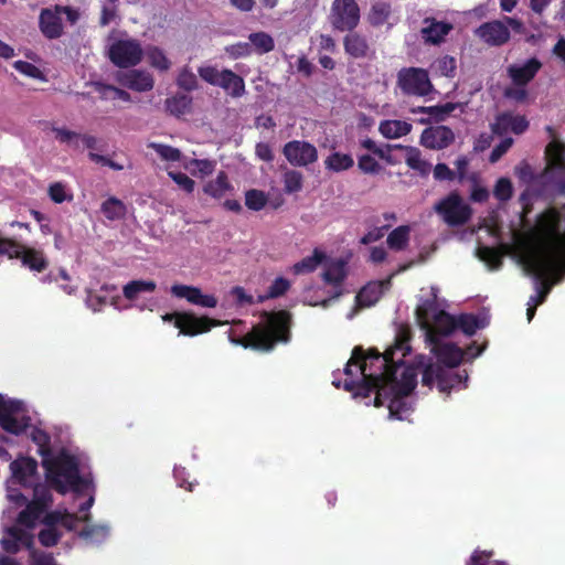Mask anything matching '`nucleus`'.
Listing matches in <instances>:
<instances>
[{
    "label": "nucleus",
    "instance_id": "obj_59",
    "mask_svg": "<svg viewBox=\"0 0 565 565\" xmlns=\"http://www.w3.org/2000/svg\"><path fill=\"white\" fill-rule=\"evenodd\" d=\"M490 553L476 551L467 565H504L502 562H490Z\"/></svg>",
    "mask_w": 565,
    "mask_h": 565
},
{
    "label": "nucleus",
    "instance_id": "obj_55",
    "mask_svg": "<svg viewBox=\"0 0 565 565\" xmlns=\"http://www.w3.org/2000/svg\"><path fill=\"white\" fill-rule=\"evenodd\" d=\"M290 288V281L284 277H277L268 288L266 298H276L284 295Z\"/></svg>",
    "mask_w": 565,
    "mask_h": 565
},
{
    "label": "nucleus",
    "instance_id": "obj_53",
    "mask_svg": "<svg viewBox=\"0 0 565 565\" xmlns=\"http://www.w3.org/2000/svg\"><path fill=\"white\" fill-rule=\"evenodd\" d=\"M198 72L203 81L211 85L217 86L222 74V70L220 71L218 68L212 65H204L199 67Z\"/></svg>",
    "mask_w": 565,
    "mask_h": 565
},
{
    "label": "nucleus",
    "instance_id": "obj_50",
    "mask_svg": "<svg viewBox=\"0 0 565 565\" xmlns=\"http://www.w3.org/2000/svg\"><path fill=\"white\" fill-rule=\"evenodd\" d=\"M13 66L19 73L28 77L45 81V76L43 75L42 71L32 63L25 61H17L14 62Z\"/></svg>",
    "mask_w": 565,
    "mask_h": 565
},
{
    "label": "nucleus",
    "instance_id": "obj_6",
    "mask_svg": "<svg viewBox=\"0 0 565 565\" xmlns=\"http://www.w3.org/2000/svg\"><path fill=\"white\" fill-rule=\"evenodd\" d=\"M290 316L286 311L264 312L262 321L255 326L244 338L234 339L232 343L244 348L270 351L275 343L289 341Z\"/></svg>",
    "mask_w": 565,
    "mask_h": 565
},
{
    "label": "nucleus",
    "instance_id": "obj_10",
    "mask_svg": "<svg viewBox=\"0 0 565 565\" xmlns=\"http://www.w3.org/2000/svg\"><path fill=\"white\" fill-rule=\"evenodd\" d=\"M328 20L334 30L352 31L360 22V7L355 0H333Z\"/></svg>",
    "mask_w": 565,
    "mask_h": 565
},
{
    "label": "nucleus",
    "instance_id": "obj_24",
    "mask_svg": "<svg viewBox=\"0 0 565 565\" xmlns=\"http://www.w3.org/2000/svg\"><path fill=\"white\" fill-rule=\"evenodd\" d=\"M217 86L232 97H241L245 94L244 79L231 70H222Z\"/></svg>",
    "mask_w": 565,
    "mask_h": 565
},
{
    "label": "nucleus",
    "instance_id": "obj_29",
    "mask_svg": "<svg viewBox=\"0 0 565 565\" xmlns=\"http://www.w3.org/2000/svg\"><path fill=\"white\" fill-rule=\"evenodd\" d=\"M347 276V263L343 259H331L324 264L323 280L338 286Z\"/></svg>",
    "mask_w": 565,
    "mask_h": 565
},
{
    "label": "nucleus",
    "instance_id": "obj_9",
    "mask_svg": "<svg viewBox=\"0 0 565 565\" xmlns=\"http://www.w3.org/2000/svg\"><path fill=\"white\" fill-rule=\"evenodd\" d=\"M65 15L66 20L74 24L79 18V12L71 7L55 6L52 8H45L40 12L39 15V28L42 34L50 40L58 39L63 34V20Z\"/></svg>",
    "mask_w": 565,
    "mask_h": 565
},
{
    "label": "nucleus",
    "instance_id": "obj_36",
    "mask_svg": "<svg viewBox=\"0 0 565 565\" xmlns=\"http://www.w3.org/2000/svg\"><path fill=\"white\" fill-rule=\"evenodd\" d=\"M324 259V254L315 249L313 254L302 258L300 262L294 264L290 271L295 275H305L312 273Z\"/></svg>",
    "mask_w": 565,
    "mask_h": 565
},
{
    "label": "nucleus",
    "instance_id": "obj_32",
    "mask_svg": "<svg viewBox=\"0 0 565 565\" xmlns=\"http://www.w3.org/2000/svg\"><path fill=\"white\" fill-rule=\"evenodd\" d=\"M183 168L194 177L205 178L214 172L216 162L207 159H189L183 161Z\"/></svg>",
    "mask_w": 565,
    "mask_h": 565
},
{
    "label": "nucleus",
    "instance_id": "obj_54",
    "mask_svg": "<svg viewBox=\"0 0 565 565\" xmlns=\"http://www.w3.org/2000/svg\"><path fill=\"white\" fill-rule=\"evenodd\" d=\"M225 52L230 55L232 58H239L250 55L252 53V46L249 43L246 42H239L232 45H228L225 47Z\"/></svg>",
    "mask_w": 565,
    "mask_h": 565
},
{
    "label": "nucleus",
    "instance_id": "obj_43",
    "mask_svg": "<svg viewBox=\"0 0 565 565\" xmlns=\"http://www.w3.org/2000/svg\"><path fill=\"white\" fill-rule=\"evenodd\" d=\"M102 212L108 220H119L126 214V206L120 200L109 198L102 204Z\"/></svg>",
    "mask_w": 565,
    "mask_h": 565
},
{
    "label": "nucleus",
    "instance_id": "obj_13",
    "mask_svg": "<svg viewBox=\"0 0 565 565\" xmlns=\"http://www.w3.org/2000/svg\"><path fill=\"white\" fill-rule=\"evenodd\" d=\"M397 85L404 94L425 96L431 90L426 71L422 68H403L397 74Z\"/></svg>",
    "mask_w": 565,
    "mask_h": 565
},
{
    "label": "nucleus",
    "instance_id": "obj_1",
    "mask_svg": "<svg viewBox=\"0 0 565 565\" xmlns=\"http://www.w3.org/2000/svg\"><path fill=\"white\" fill-rule=\"evenodd\" d=\"M409 350L406 330L398 333L394 345L383 354L375 351L365 354L362 349H354L344 369L343 388L352 392L354 397H367L375 392V406L387 401L390 417L406 419L411 404L405 397L415 388L417 376L412 366L401 364Z\"/></svg>",
    "mask_w": 565,
    "mask_h": 565
},
{
    "label": "nucleus",
    "instance_id": "obj_21",
    "mask_svg": "<svg viewBox=\"0 0 565 565\" xmlns=\"http://www.w3.org/2000/svg\"><path fill=\"white\" fill-rule=\"evenodd\" d=\"M546 173L551 178L565 175V146L556 140L550 142L545 150Z\"/></svg>",
    "mask_w": 565,
    "mask_h": 565
},
{
    "label": "nucleus",
    "instance_id": "obj_8",
    "mask_svg": "<svg viewBox=\"0 0 565 565\" xmlns=\"http://www.w3.org/2000/svg\"><path fill=\"white\" fill-rule=\"evenodd\" d=\"M36 468L38 463L34 459L29 457H20L11 462V480L9 481L8 487V499L12 502L20 503L24 502L25 498L15 489L12 488L11 484H21L23 487H43L42 484H36Z\"/></svg>",
    "mask_w": 565,
    "mask_h": 565
},
{
    "label": "nucleus",
    "instance_id": "obj_64",
    "mask_svg": "<svg viewBox=\"0 0 565 565\" xmlns=\"http://www.w3.org/2000/svg\"><path fill=\"white\" fill-rule=\"evenodd\" d=\"M30 565H56L54 558L49 554L32 552Z\"/></svg>",
    "mask_w": 565,
    "mask_h": 565
},
{
    "label": "nucleus",
    "instance_id": "obj_20",
    "mask_svg": "<svg viewBox=\"0 0 565 565\" xmlns=\"http://www.w3.org/2000/svg\"><path fill=\"white\" fill-rule=\"evenodd\" d=\"M455 135L446 126H435L425 129L420 137V142L426 148L443 149L454 142Z\"/></svg>",
    "mask_w": 565,
    "mask_h": 565
},
{
    "label": "nucleus",
    "instance_id": "obj_17",
    "mask_svg": "<svg viewBox=\"0 0 565 565\" xmlns=\"http://www.w3.org/2000/svg\"><path fill=\"white\" fill-rule=\"evenodd\" d=\"M541 67L542 63L537 58L532 57L509 65L507 73L513 85H526L535 77Z\"/></svg>",
    "mask_w": 565,
    "mask_h": 565
},
{
    "label": "nucleus",
    "instance_id": "obj_33",
    "mask_svg": "<svg viewBox=\"0 0 565 565\" xmlns=\"http://www.w3.org/2000/svg\"><path fill=\"white\" fill-rule=\"evenodd\" d=\"M354 164L352 156L342 152H332L324 159V167L331 172H342L351 169Z\"/></svg>",
    "mask_w": 565,
    "mask_h": 565
},
{
    "label": "nucleus",
    "instance_id": "obj_44",
    "mask_svg": "<svg viewBox=\"0 0 565 565\" xmlns=\"http://www.w3.org/2000/svg\"><path fill=\"white\" fill-rule=\"evenodd\" d=\"M177 84L182 89L190 92L198 88L199 82L192 68L185 65L179 71Z\"/></svg>",
    "mask_w": 565,
    "mask_h": 565
},
{
    "label": "nucleus",
    "instance_id": "obj_27",
    "mask_svg": "<svg viewBox=\"0 0 565 565\" xmlns=\"http://www.w3.org/2000/svg\"><path fill=\"white\" fill-rule=\"evenodd\" d=\"M143 52V56L147 57L152 68L159 72H168L171 68L172 62L163 49L157 45H149Z\"/></svg>",
    "mask_w": 565,
    "mask_h": 565
},
{
    "label": "nucleus",
    "instance_id": "obj_2",
    "mask_svg": "<svg viewBox=\"0 0 565 565\" xmlns=\"http://www.w3.org/2000/svg\"><path fill=\"white\" fill-rule=\"evenodd\" d=\"M503 248L511 250L523 270L534 278L535 295L530 297L526 310L531 321L536 307L565 276V204L543 212L530 231H512V244Z\"/></svg>",
    "mask_w": 565,
    "mask_h": 565
},
{
    "label": "nucleus",
    "instance_id": "obj_39",
    "mask_svg": "<svg viewBox=\"0 0 565 565\" xmlns=\"http://www.w3.org/2000/svg\"><path fill=\"white\" fill-rule=\"evenodd\" d=\"M281 181L287 194L297 193L302 190L303 174L295 169H286L281 175Z\"/></svg>",
    "mask_w": 565,
    "mask_h": 565
},
{
    "label": "nucleus",
    "instance_id": "obj_30",
    "mask_svg": "<svg viewBox=\"0 0 565 565\" xmlns=\"http://www.w3.org/2000/svg\"><path fill=\"white\" fill-rule=\"evenodd\" d=\"M156 288L153 280H132L124 286L122 292L126 299L137 301L143 294L153 292Z\"/></svg>",
    "mask_w": 565,
    "mask_h": 565
},
{
    "label": "nucleus",
    "instance_id": "obj_26",
    "mask_svg": "<svg viewBox=\"0 0 565 565\" xmlns=\"http://www.w3.org/2000/svg\"><path fill=\"white\" fill-rule=\"evenodd\" d=\"M19 258L31 270L41 273L47 267V260L41 249L22 245Z\"/></svg>",
    "mask_w": 565,
    "mask_h": 565
},
{
    "label": "nucleus",
    "instance_id": "obj_11",
    "mask_svg": "<svg viewBox=\"0 0 565 565\" xmlns=\"http://www.w3.org/2000/svg\"><path fill=\"white\" fill-rule=\"evenodd\" d=\"M162 320L166 322L174 320V326L180 330L179 333L189 337L205 333L210 331L212 327L225 323L207 317H196L189 312L167 313L162 316Z\"/></svg>",
    "mask_w": 565,
    "mask_h": 565
},
{
    "label": "nucleus",
    "instance_id": "obj_48",
    "mask_svg": "<svg viewBox=\"0 0 565 565\" xmlns=\"http://www.w3.org/2000/svg\"><path fill=\"white\" fill-rule=\"evenodd\" d=\"M168 175L173 180V182L179 186L180 190L184 191L188 194H191L195 189V182L188 174L171 170L168 171Z\"/></svg>",
    "mask_w": 565,
    "mask_h": 565
},
{
    "label": "nucleus",
    "instance_id": "obj_22",
    "mask_svg": "<svg viewBox=\"0 0 565 565\" xmlns=\"http://www.w3.org/2000/svg\"><path fill=\"white\" fill-rule=\"evenodd\" d=\"M388 288L390 279L369 282L355 297L358 307H371L375 305Z\"/></svg>",
    "mask_w": 565,
    "mask_h": 565
},
{
    "label": "nucleus",
    "instance_id": "obj_15",
    "mask_svg": "<svg viewBox=\"0 0 565 565\" xmlns=\"http://www.w3.org/2000/svg\"><path fill=\"white\" fill-rule=\"evenodd\" d=\"M171 294L175 298L185 299L189 303L201 308H215L217 298L212 294H204L199 287L175 284L171 286Z\"/></svg>",
    "mask_w": 565,
    "mask_h": 565
},
{
    "label": "nucleus",
    "instance_id": "obj_25",
    "mask_svg": "<svg viewBox=\"0 0 565 565\" xmlns=\"http://www.w3.org/2000/svg\"><path fill=\"white\" fill-rule=\"evenodd\" d=\"M426 26L423 28V38L433 44H437L450 32L452 25L449 23L436 21L434 19L425 20Z\"/></svg>",
    "mask_w": 565,
    "mask_h": 565
},
{
    "label": "nucleus",
    "instance_id": "obj_35",
    "mask_svg": "<svg viewBox=\"0 0 565 565\" xmlns=\"http://www.w3.org/2000/svg\"><path fill=\"white\" fill-rule=\"evenodd\" d=\"M393 17L391 6L385 2H375L367 14V20L372 25L380 26L383 24H392Z\"/></svg>",
    "mask_w": 565,
    "mask_h": 565
},
{
    "label": "nucleus",
    "instance_id": "obj_7",
    "mask_svg": "<svg viewBox=\"0 0 565 565\" xmlns=\"http://www.w3.org/2000/svg\"><path fill=\"white\" fill-rule=\"evenodd\" d=\"M143 53L139 40L119 31H113L109 34L107 56L115 66L120 68L134 67L142 61Z\"/></svg>",
    "mask_w": 565,
    "mask_h": 565
},
{
    "label": "nucleus",
    "instance_id": "obj_31",
    "mask_svg": "<svg viewBox=\"0 0 565 565\" xmlns=\"http://www.w3.org/2000/svg\"><path fill=\"white\" fill-rule=\"evenodd\" d=\"M412 125L405 120H384L380 124V132L387 139H396L406 136Z\"/></svg>",
    "mask_w": 565,
    "mask_h": 565
},
{
    "label": "nucleus",
    "instance_id": "obj_16",
    "mask_svg": "<svg viewBox=\"0 0 565 565\" xmlns=\"http://www.w3.org/2000/svg\"><path fill=\"white\" fill-rule=\"evenodd\" d=\"M116 78L120 85L139 93L149 92L154 86L152 74L145 70L120 72Z\"/></svg>",
    "mask_w": 565,
    "mask_h": 565
},
{
    "label": "nucleus",
    "instance_id": "obj_37",
    "mask_svg": "<svg viewBox=\"0 0 565 565\" xmlns=\"http://www.w3.org/2000/svg\"><path fill=\"white\" fill-rule=\"evenodd\" d=\"M94 88L99 94V97L103 100H116V99H119V100L125 102V103H130L131 102L130 94L128 92L121 89V88H118V87H115V86H111V85H107V84H104V83H99V82L94 83Z\"/></svg>",
    "mask_w": 565,
    "mask_h": 565
},
{
    "label": "nucleus",
    "instance_id": "obj_62",
    "mask_svg": "<svg viewBox=\"0 0 565 565\" xmlns=\"http://www.w3.org/2000/svg\"><path fill=\"white\" fill-rule=\"evenodd\" d=\"M108 297L100 296V295H94L92 292H88L86 303L89 308H92L94 311L100 310V308L107 303Z\"/></svg>",
    "mask_w": 565,
    "mask_h": 565
},
{
    "label": "nucleus",
    "instance_id": "obj_46",
    "mask_svg": "<svg viewBox=\"0 0 565 565\" xmlns=\"http://www.w3.org/2000/svg\"><path fill=\"white\" fill-rule=\"evenodd\" d=\"M49 196L55 203L70 202L73 200L71 190L61 182L52 183L49 186Z\"/></svg>",
    "mask_w": 565,
    "mask_h": 565
},
{
    "label": "nucleus",
    "instance_id": "obj_45",
    "mask_svg": "<svg viewBox=\"0 0 565 565\" xmlns=\"http://www.w3.org/2000/svg\"><path fill=\"white\" fill-rule=\"evenodd\" d=\"M54 137L57 141L62 143H66L70 147L75 149H79V135L76 131L70 130L67 128L55 127L53 128Z\"/></svg>",
    "mask_w": 565,
    "mask_h": 565
},
{
    "label": "nucleus",
    "instance_id": "obj_51",
    "mask_svg": "<svg viewBox=\"0 0 565 565\" xmlns=\"http://www.w3.org/2000/svg\"><path fill=\"white\" fill-rule=\"evenodd\" d=\"M513 186L509 179L501 178L498 180L493 194L500 201H507L512 196Z\"/></svg>",
    "mask_w": 565,
    "mask_h": 565
},
{
    "label": "nucleus",
    "instance_id": "obj_57",
    "mask_svg": "<svg viewBox=\"0 0 565 565\" xmlns=\"http://www.w3.org/2000/svg\"><path fill=\"white\" fill-rule=\"evenodd\" d=\"M55 281L60 282V288L67 295H73L78 289V284H72L70 276L64 269H61Z\"/></svg>",
    "mask_w": 565,
    "mask_h": 565
},
{
    "label": "nucleus",
    "instance_id": "obj_49",
    "mask_svg": "<svg viewBox=\"0 0 565 565\" xmlns=\"http://www.w3.org/2000/svg\"><path fill=\"white\" fill-rule=\"evenodd\" d=\"M433 70L443 76H452L456 70V61L450 56H443L433 64Z\"/></svg>",
    "mask_w": 565,
    "mask_h": 565
},
{
    "label": "nucleus",
    "instance_id": "obj_52",
    "mask_svg": "<svg viewBox=\"0 0 565 565\" xmlns=\"http://www.w3.org/2000/svg\"><path fill=\"white\" fill-rule=\"evenodd\" d=\"M359 169L367 174H376L381 170L380 163L370 154H363L358 160Z\"/></svg>",
    "mask_w": 565,
    "mask_h": 565
},
{
    "label": "nucleus",
    "instance_id": "obj_38",
    "mask_svg": "<svg viewBox=\"0 0 565 565\" xmlns=\"http://www.w3.org/2000/svg\"><path fill=\"white\" fill-rule=\"evenodd\" d=\"M405 162L420 174H427L430 171V164L422 158V153L417 148L405 147Z\"/></svg>",
    "mask_w": 565,
    "mask_h": 565
},
{
    "label": "nucleus",
    "instance_id": "obj_40",
    "mask_svg": "<svg viewBox=\"0 0 565 565\" xmlns=\"http://www.w3.org/2000/svg\"><path fill=\"white\" fill-rule=\"evenodd\" d=\"M411 227L402 225L393 230L387 236V245L393 250H403L409 241Z\"/></svg>",
    "mask_w": 565,
    "mask_h": 565
},
{
    "label": "nucleus",
    "instance_id": "obj_14",
    "mask_svg": "<svg viewBox=\"0 0 565 565\" xmlns=\"http://www.w3.org/2000/svg\"><path fill=\"white\" fill-rule=\"evenodd\" d=\"M282 154L292 167L306 168L318 161L317 147L306 140H291L284 145Z\"/></svg>",
    "mask_w": 565,
    "mask_h": 565
},
{
    "label": "nucleus",
    "instance_id": "obj_47",
    "mask_svg": "<svg viewBox=\"0 0 565 565\" xmlns=\"http://www.w3.org/2000/svg\"><path fill=\"white\" fill-rule=\"evenodd\" d=\"M267 201V195L259 190H249L245 194V204L253 211H259L265 207Z\"/></svg>",
    "mask_w": 565,
    "mask_h": 565
},
{
    "label": "nucleus",
    "instance_id": "obj_56",
    "mask_svg": "<svg viewBox=\"0 0 565 565\" xmlns=\"http://www.w3.org/2000/svg\"><path fill=\"white\" fill-rule=\"evenodd\" d=\"M108 527L105 525H96L89 527L83 532V535L88 539L92 543H99L104 541L108 535Z\"/></svg>",
    "mask_w": 565,
    "mask_h": 565
},
{
    "label": "nucleus",
    "instance_id": "obj_18",
    "mask_svg": "<svg viewBox=\"0 0 565 565\" xmlns=\"http://www.w3.org/2000/svg\"><path fill=\"white\" fill-rule=\"evenodd\" d=\"M476 34L489 45H502L510 39L508 25L502 21L483 23L476 30Z\"/></svg>",
    "mask_w": 565,
    "mask_h": 565
},
{
    "label": "nucleus",
    "instance_id": "obj_61",
    "mask_svg": "<svg viewBox=\"0 0 565 565\" xmlns=\"http://www.w3.org/2000/svg\"><path fill=\"white\" fill-rule=\"evenodd\" d=\"M513 139L505 138L503 139L491 152L490 161L497 162L512 146Z\"/></svg>",
    "mask_w": 565,
    "mask_h": 565
},
{
    "label": "nucleus",
    "instance_id": "obj_28",
    "mask_svg": "<svg viewBox=\"0 0 565 565\" xmlns=\"http://www.w3.org/2000/svg\"><path fill=\"white\" fill-rule=\"evenodd\" d=\"M232 190L233 186L228 181L227 174L223 171H221L215 179L207 181L203 186L205 194L217 200L224 198Z\"/></svg>",
    "mask_w": 565,
    "mask_h": 565
},
{
    "label": "nucleus",
    "instance_id": "obj_5",
    "mask_svg": "<svg viewBox=\"0 0 565 565\" xmlns=\"http://www.w3.org/2000/svg\"><path fill=\"white\" fill-rule=\"evenodd\" d=\"M51 503L50 490L46 487H36L33 499L20 511L15 523L7 527L0 539V545L6 553L15 554L22 547L32 548L35 530L40 524L45 526L39 532L40 542L44 546H52L60 539L55 525L61 524L68 530H73L77 522L87 519L86 513L81 516L60 510L49 513L47 509Z\"/></svg>",
    "mask_w": 565,
    "mask_h": 565
},
{
    "label": "nucleus",
    "instance_id": "obj_3",
    "mask_svg": "<svg viewBox=\"0 0 565 565\" xmlns=\"http://www.w3.org/2000/svg\"><path fill=\"white\" fill-rule=\"evenodd\" d=\"M438 289L430 287L426 294H422L416 309V319L425 332L426 341L431 347V352L437 358V363H425L420 356L418 365L423 370V384L436 385L439 392H449L452 388H465L467 375L454 373L449 369L461 361L475 359L482 353L483 348L469 347L466 351L451 343H441L439 335H448L455 329H460L465 334L472 335L483 327L472 315H461L457 318L448 315L437 299Z\"/></svg>",
    "mask_w": 565,
    "mask_h": 565
},
{
    "label": "nucleus",
    "instance_id": "obj_34",
    "mask_svg": "<svg viewBox=\"0 0 565 565\" xmlns=\"http://www.w3.org/2000/svg\"><path fill=\"white\" fill-rule=\"evenodd\" d=\"M344 50L355 58L366 56L369 45L366 40L358 33H351L344 38Z\"/></svg>",
    "mask_w": 565,
    "mask_h": 565
},
{
    "label": "nucleus",
    "instance_id": "obj_19",
    "mask_svg": "<svg viewBox=\"0 0 565 565\" xmlns=\"http://www.w3.org/2000/svg\"><path fill=\"white\" fill-rule=\"evenodd\" d=\"M527 128L529 121L524 116L513 115L510 113L498 116L495 121L492 124V131L499 136H504L509 132L520 135Z\"/></svg>",
    "mask_w": 565,
    "mask_h": 565
},
{
    "label": "nucleus",
    "instance_id": "obj_12",
    "mask_svg": "<svg viewBox=\"0 0 565 565\" xmlns=\"http://www.w3.org/2000/svg\"><path fill=\"white\" fill-rule=\"evenodd\" d=\"M436 212L445 223L458 226L467 223L471 217V209L457 193H450L435 205Z\"/></svg>",
    "mask_w": 565,
    "mask_h": 565
},
{
    "label": "nucleus",
    "instance_id": "obj_4",
    "mask_svg": "<svg viewBox=\"0 0 565 565\" xmlns=\"http://www.w3.org/2000/svg\"><path fill=\"white\" fill-rule=\"evenodd\" d=\"M0 426L11 434H24L33 440L42 456L46 477L58 492L65 493L72 490L88 494L87 501L81 505V512L87 511L93 505L92 480L83 471L81 460L66 450L51 455L47 433L31 422L21 402L0 399Z\"/></svg>",
    "mask_w": 565,
    "mask_h": 565
},
{
    "label": "nucleus",
    "instance_id": "obj_60",
    "mask_svg": "<svg viewBox=\"0 0 565 565\" xmlns=\"http://www.w3.org/2000/svg\"><path fill=\"white\" fill-rule=\"evenodd\" d=\"M525 86L526 85H513L511 87H508L504 90V95L510 99L523 102L527 96Z\"/></svg>",
    "mask_w": 565,
    "mask_h": 565
},
{
    "label": "nucleus",
    "instance_id": "obj_58",
    "mask_svg": "<svg viewBox=\"0 0 565 565\" xmlns=\"http://www.w3.org/2000/svg\"><path fill=\"white\" fill-rule=\"evenodd\" d=\"M21 248L22 245H19L12 241H0V255H7L9 258H19Z\"/></svg>",
    "mask_w": 565,
    "mask_h": 565
},
{
    "label": "nucleus",
    "instance_id": "obj_42",
    "mask_svg": "<svg viewBox=\"0 0 565 565\" xmlns=\"http://www.w3.org/2000/svg\"><path fill=\"white\" fill-rule=\"evenodd\" d=\"M252 49L259 54L268 53L274 49V39L265 32L252 33L248 36Z\"/></svg>",
    "mask_w": 565,
    "mask_h": 565
},
{
    "label": "nucleus",
    "instance_id": "obj_23",
    "mask_svg": "<svg viewBox=\"0 0 565 565\" xmlns=\"http://www.w3.org/2000/svg\"><path fill=\"white\" fill-rule=\"evenodd\" d=\"M148 148L152 149L157 159L163 163L164 170L171 171L174 163L182 160V153L179 149L160 142H150Z\"/></svg>",
    "mask_w": 565,
    "mask_h": 565
},
{
    "label": "nucleus",
    "instance_id": "obj_41",
    "mask_svg": "<svg viewBox=\"0 0 565 565\" xmlns=\"http://www.w3.org/2000/svg\"><path fill=\"white\" fill-rule=\"evenodd\" d=\"M477 255L490 269H499L502 264V254L495 248L481 246Z\"/></svg>",
    "mask_w": 565,
    "mask_h": 565
},
{
    "label": "nucleus",
    "instance_id": "obj_63",
    "mask_svg": "<svg viewBox=\"0 0 565 565\" xmlns=\"http://www.w3.org/2000/svg\"><path fill=\"white\" fill-rule=\"evenodd\" d=\"M455 173L445 163H438L434 169V178L436 180H451Z\"/></svg>",
    "mask_w": 565,
    "mask_h": 565
}]
</instances>
